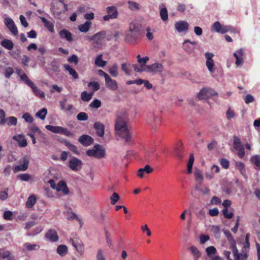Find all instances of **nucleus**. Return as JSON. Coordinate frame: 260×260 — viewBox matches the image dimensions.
<instances>
[{
	"mask_svg": "<svg viewBox=\"0 0 260 260\" xmlns=\"http://www.w3.org/2000/svg\"><path fill=\"white\" fill-rule=\"evenodd\" d=\"M72 241V245L77 251L78 253L80 256L83 255L84 253V246L83 243L79 240H73V239H71Z\"/></svg>",
	"mask_w": 260,
	"mask_h": 260,
	"instance_id": "2eb2a0df",
	"label": "nucleus"
},
{
	"mask_svg": "<svg viewBox=\"0 0 260 260\" xmlns=\"http://www.w3.org/2000/svg\"><path fill=\"white\" fill-rule=\"evenodd\" d=\"M45 238L51 242H56L58 239L59 237L56 231L54 229L49 230L45 234Z\"/></svg>",
	"mask_w": 260,
	"mask_h": 260,
	"instance_id": "f8f14e48",
	"label": "nucleus"
},
{
	"mask_svg": "<svg viewBox=\"0 0 260 260\" xmlns=\"http://www.w3.org/2000/svg\"><path fill=\"white\" fill-rule=\"evenodd\" d=\"M115 135L118 140H122L126 143H129L131 141V134L129 131H116Z\"/></svg>",
	"mask_w": 260,
	"mask_h": 260,
	"instance_id": "9d476101",
	"label": "nucleus"
},
{
	"mask_svg": "<svg viewBox=\"0 0 260 260\" xmlns=\"http://www.w3.org/2000/svg\"><path fill=\"white\" fill-rule=\"evenodd\" d=\"M89 106L93 108H99L101 106V102L100 100L95 99L90 104Z\"/></svg>",
	"mask_w": 260,
	"mask_h": 260,
	"instance_id": "0e129e2a",
	"label": "nucleus"
},
{
	"mask_svg": "<svg viewBox=\"0 0 260 260\" xmlns=\"http://www.w3.org/2000/svg\"><path fill=\"white\" fill-rule=\"evenodd\" d=\"M214 56L213 53L207 52L205 53V57L206 58V64L208 69V70L210 72H212L213 71V67L214 66V62L212 59V57Z\"/></svg>",
	"mask_w": 260,
	"mask_h": 260,
	"instance_id": "dca6fc26",
	"label": "nucleus"
},
{
	"mask_svg": "<svg viewBox=\"0 0 260 260\" xmlns=\"http://www.w3.org/2000/svg\"><path fill=\"white\" fill-rule=\"evenodd\" d=\"M174 155L179 159H181L183 157V154L182 152V148L180 145L178 147L176 148L174 151Z\"/></svg>",
	"mask_w": 260,
	"mask_h": 260,
	"instance_id": "c03bdc74",
	"label": "nucleus"
},
{
	"mask_svg": "<svg viewBox=\"0 0 260 260\" xmlns=\"http://www.w3.org/2000/svg\"><path fill=\"white\" fill-rule=\"evenodd\" d=\"M17 123V119L14 116H10L6 119L5 121V124L8 125H16Z\"/></svg>",
	"mask_w": 260,
	"mask_h": 260,
	"instance_id": "a19ab883",
	"label": "nucleus"
},
{
	"mask_svg": "<svg viewBox=\"0 0 260 260\" xmlns=\"http://www.w3.org/2000/svg\"><path fill=\"white\" fill-rule=\"evenodd\" d=\"M9 191V188H6L3 191H0V200L5 201L8 198V192Z\"/></svg>",
	"mask_w": 260,
	"mask_h": 260,
	"instance_id": "5fc2aeb1",
	"label": "nucleus"
},
{
	"mask_svg": "<svg viewBox=\"0 0 260 260\" xmlns=\"http://www.w3.org/2000/svg\"><path fill=\"white\" fill-rule=\"evenodd\" d=\"M43 229V228L42 226H39L35 228L34 230L31 232H28L27 234V236H34L37 235V234L41 233Z\"/></svg>",
	"mask_w": 260,
	"mask_h": 260,
	"instance_id": "3c124183",
	"label": "nucleus"
},
{
	"mask_svg": "<svg viewBox=\"0 0 260 260\" xmlns=\"http://www.w3.org/2000/svg\"><path fill=\"white\" fill-rule=\"evenodd\" d=\"M141 25L136 22H131L129 25L128 32L125 34V40L126 42L135 44L141 37Z\"/></svg>",
	"mask_w": 260,
	"mask_h": 260,
	"instance_id": "f257e3e1",
	"label": "nucleus"
},
{
	"mask_svg": "<svg viewBox=\"0 0 260 260\" xmlns=\"http://www.w3.org/2000/svg\"><path fill=\"white\" fill-rule=\"evenodd\" d=\"M235 167L237 169H238L241 174L245 178H247L246 169L245 168V165L244 163L241 161H236L235 162Z\"/></svg>",
	"mask_w": 260,
	"mask_h": 260,
	"instance_id": "393cba45",
	"label": "nucleus"
},
{
	"mask_svg": "<svg viewBox=\"0 0 260 260\" xmlns=\"http://www.w3.org/2000/svg\"><path fill=\"white\" fill-rule=\"evenodd\" d=\"M223 233L224 234L227 240L230 245L231 247L236 245V242L234 239L230 232L226 230H222Z\"/></svg>",
	"mask_w": 260,
	"mask_h": 260,
	"instance_id": "b1692460",
	"label": "nucleus"
},
{
	"mask_svg": "<svg viewBox=\"0 0 260 260\" xmlns=\"http://www.w3.org/2000/svg\"><path fill=\"white\" fill-rule=\"evenodd\" d=\"M59 36L61 39H66L67 41L71 42L73 40L72 35L66 29H62L59 33Z\"/></svg>",
	"mask_w": 260,
	"mask_h": 260,
	"instance_id": "cd10ccee",
	"label": "nucleus"
},
{
	"mask_svg": "<svg viewBox=\"0 0 260 260\" xmlns=\"http://www.w3.org/2000/svg\"><path fill=\"white\" fill-rule=\"evenodd\" d=\"M79 142L84 146H88L92 144L93 139L90 136L87 135L81 136L78 139Z\"/></svg>",
	"mask_w": 260,
	"mask_h": 260,
	"instance_id": "f3484780",
	"label": "nucleus"
},
{
	"mask_svg": "<svg viewBox=\"0 0 260 260\" xmlns=\"http://www.w3.org/2000/svg\"><path fill=\"white\" fill-rule=\"evenodd\" d=\"M29 160L28 158L25 156L23 158L22 164L20 165L15 166L13 168V171L14 173H17L19 171H25L28 167Z\"/></svg>",
	"mask_w": 260,
	"mask_h": 260,
	"instance_id": "4468645a",
	"label": "nucleus"
},
{
	"mask_svg": "<svg viewBox=\"0 0 260 260\" xmlns=\"http://www.w3.org/2000/svg\"><path fill=\"white\" fill-rule=\"evenodd\" d=\"M119 199V196L118 193L114 192L110 197L111 204L115 205Z\"/></svg>",
	"mask_w": 260,
	"mask_h": 260,
	"instance_id": "680f3d73",
	"label": "nucleus"
},
{
	"mask_svg": "<svg viewBox=\"0 0 260 260\" xmlns=\"http://www.w3.org/2000/svg\"><path fill=\"white\" fill-rule=\"evenodd\" d=\"M23 247L28 251H32L39 249L40 246L36 244H30L29 243H25L23 244Z\"/></svg>",
	"mask_w": 260,
	"mask_h": 260,
	"instance_id": "ea45409f",
	"label": "nucleus"
},
{
	"mask_svg": "<svg viewBox=\"0 0 260 260\" xmlns=\"http://www.w3.org/2000/svg\"><path fill=\"white\" fill-rule=\"evenodd\" d=\"M190 249L191 253L194 256V260H198V259L201 256V253L199 249L194 246H191Z\"/></svg>",
	"mask_w": 260,
	"mask_h": 260,
	"instance_id": "79ce46f5",
	"label": "nucleus"
},
{
	"mask_svg": "<svg viewBox=\"0 0 260 260\" xmlns=\"http://www.w3.org/2000/svg\"><path fill=\"white\" fill-rule=\"evenodd\" d=\"M102 56V54L98 55L95 59V64L96 66L103 68L106 65L107 62L103 60Z\"/></svg>",
	"mask_w": 260,
	"mask_h": 260,
	"instance_id": "4c0bfd02",
	"label": "nucleus"
},
{
	"mask_svg": "<svg viewBox=\"0 0 260 260\" xmlns=\"http://www.w3.org/2000/svg\"><path fill=\"white\" fill-rule=\"evenodd\" d=\"M212 30L221 34H225L230 30L229 26L222 25L219 22H215L212 26Z\"/></svg>",
	"mask_w": 260,
	"mask_h": 260,
	"instance_id": "1a4fd4ad",
	"label": "nucleus"
},
{
	"mask_svg": "<svg viewBox=\"0 0 260 260\" xmlns=\"http://www.w3.org/2000/svg\"><path fill=\"white\" fill-rule=\"evenodd\" d=\"M194 176L197 184L202 185L204 177L201 170L199 169H196L194 172Z\"/></svg>",
	"mask_w": 260,
	"mask_h": 260,
	"instance_id": "a878e982",
	"label": "nucleus"
},
{
	"mask_svg": "<svg viewBox=\"0 0 260 260\" xmlns=\"http://www.w3.org/2000/svg\"><path fill=\"white\" fill-rule=\"evenodd\" d=\"M251 163L254 165V168L257 171L260 170V155H253L250 159Z\"/></svg>",
	"mask_w": 260,
	"mask_h": 260,
	"instance_id": "bb28decb",
	"label": "nucleus"
},
{
	"mask_svg": "<svg viewBox=\"0 0 260 260\" xmlns=\"http://www.w3.org/2000/svg\"><path fill=\"white\" fill-rule=\"evenodd\" d=\"M68 61L70 63H74L76 65L78 63V58L76 55L73 54L68 58Z\"/></svg>",
	"mask_w": 260,
	"mask_h": 260,
	"instance_id": "774afa93",
	"label": "nucleus"
},
{
	"mask_svg": "<svg viewBox=\"0 0 260 260\" xmlns=\"http://www.w3.org/2000/svg\"><path fill=\"white\" fill-rule=\"evenodd\" d=\"M198 43L196 41H190L189 40H185L183 43V49L188 53H191L194 51Z\"/></svg>",
	"mask_w": 260,
	"mask_h": 260,
	"instance_id": "6e6552de",
	"label": "nucleus"
},
{
	"mask_svg": "<svg viewBox=\"0 0 260 260\" xmlns=\"http://www.w3.org/2000/svg\"><path fill=\"white\" fill-rule=\"evenodd\" d=\"M64 68L67 71L69 74L71 75L74 79H77L78 78V75L76 71L73 69L69 64H64L63 65Z\"/></svg>",
	"mask_w": 260,
	"mask_h": 260,
	"instance_id": "c85d7f7f",
	"label": "nucleus"
},
{
	"mask_svg": "<svg viewBox=\"0 0 260 260\" xmlns=\"http://www.w3.org/2000/svg\"><path fill=\"white\" fill-rule=\"evenodd\" d=\"M160 16L163 21H166L168 19V11L165 6L160 10Z\"/></svg>",
	"mask_w": 260,
	"mask_h": 260,
	"instance_id": "a18cd8bd",
	"label": "nucleus"
},
{
	"mask_svg": "<svg viewBox=\"0 0 260 260\" xmlns=\"http://www.w3.org/2000/svg\"><path fill=\"white\" fill-rule=\"evenodd\" d=\"M107 13L110 16L113 15L114 17H112L113 19H115L117 18L118 16V11L116 7L115 6H110L108 7L107 8Z\"/></svg>",
	"mask_w": 260,
	"mask_h": 260,
	"instance_id": "2f4dec72",
	"label": "nucleus"
},
{
	"mask_svg": "<svg viewBox=\"0 0 260 260\" xmlns=\"http://www.w3.org/2000/svg\"><path fill=\"white\" fill-rule=\"evenodd\" d=\"M20 79L29 87L33 85L34 82L30 80L25 73H23L20 77Z\"/></svg>",
	"mask_w": 260,
	"mask_h": 260,
	"instance_id": "8fccbe9b",
	"label": "nucleus"
},
{
	"mask_svg": "<svg viewBox=\"0 0 260 260\" xmlns=\"http://www.w3.org/2000/svg\"><path fill=\"white\" fill-rule=\"evenodd\" d=\"M88 87H91L93 91H97L100 89V84L98 82L92 81L90 82L88 84Z\"/></svg>",
	"mask_w": 260,
	"mask_h": 260,
	"instance_id": "13d9d810",
	"label": "nucleus"
},
{
	"mask_svg": "<svg viewBox=\"0 0 260 260\" xmlns=\"http://www.w3.org/2000/svg\"><path fill=\"white\" fill-rule=\"evenodd\" d=\"M207 255L210 256L211 255L215 254L216 253V249L214 246L208 247L206 249Z\"/></svg>",
	"mask_w": 260,
	"mask_h": 260,
	"instance_id": "e2e57ef3",
	"label": "nucleus"
},
{
	"mask_svg": "<svg viewBox=\"0 0 260 260\" xmlns=\"http://www.w3.org/2000/svg\"><path fill=\"white\" fill-rule=\"evenodd\" d=\"M202 185L197 184L196 185V189L198 191L202 192L203 194H207L209 193L210 190L208 187H207L206 186H204L203 188H201V186Z\"/></svg>",
	"mask_w": 260,
	"mask_h": 260,
	"instance_id": "de8ad7c7",
	"label": "nucleus"
},
{
	"mask_svg": "<svg viewBox=\"0 0 260 260\" xmlns=\"http://www.w3.org/2000/svg\"><path fill=\"white\" fill-rule=\"evenodd\" d=\"M4 23L13 35L16 36L18 34L17 28L11 18L9 17L6 18L4 20Z\"/></svg>",
	"mask_w": 260,
	"mask_h": 260,
	"instance_id": "9b49d317",
	"label": "nucleus"
},
{
	"mask_svg": "<svg viewBox=\"0 0 260 260\" xmlns=\"http://www.w3.org/2000/svg\"><path fill=\"white\" fill-rule=\"evenodd\" d=\"M37 202V199L35 195L30 196L26 202V207L28 208L32 207Z\"/></svg>",
	"mask_w": 260,
	"mask_h": 260,
	"instance_id": "473e14b6",
	"label": "nucleus"
},
{
	"mask_svg": "<svg viewBox=\"0 0 260 260\" xmlns=\"http://www.w3.org/2000/svg\"><path fill=\"white\" fill-rule=\"evenodd\" d=\"M194 158L193 153H190L187 163V173L191 174L192 173V168L193 164Z\"/></svg>",
	"mask_w": 260,
	"mask_h": 260,
	"instance_id": "58836bf2",
	"label": "nucleus"
},
{
	"mask_svg": "<svg viewBox=\"0 0 260 260\" xmlns=\"http://www.w3.org/2000/svg\"><path fill=\"white\" fill-rule=\"evenodd\" d=\"M128 119L124 115H118L115 120L114 130H129Z\"/></svg>",
	"mask_w": 260,
	"mask_h": 260,
	"instance_id": "20e7f679",
	"label": "nucleus"
},
{
	"mask_svg": "<svg viewBox=\"0 0 260 260\" xmlns=\"http://www.w3.org/2000/svg\"><path fill=\"white\" fill-rule=\"evenodd\" d=\"M106 35L107 34L105 31H101L91 37H88L87 39L92 41V44L94 48H100L102 45Z\"/></svg>",
	"mask_w": 260,
	"mask_h": 260,
	"instance_id": "f03ea898",
	"label": "nucleus"
},
{
	"mask_svg": "<svg viewBox=\"0 0 260 260\" xmlns=\"http://www.w3.org/2000/svg\"><path fill=\"white\" fill-rule=\"evenodd\" d=\"M51 70L58 74L60 72V66L58 60L54 59L52 60L50 64Z\"/></svg>",
	"mask_w": 260,
	"mask_h": 260,
	"instance_id": "7c9ffc66",
	"label": "nucleus"
},
{
	"mask_svg": "<svg viewBox=\"0 0 260 260\" xmlns=\"http://www.w3.org/2000/svg\"><path fill=\"white\" fill-rule=\"evenodd\" d=\"M30 87L31 88L33 93L38 96L41 98H44L45 96V93L40 90L33 83L32 85H31Z\"/></svg>",
	"mask_w": 260,
	"mask_h": 260,
	"instance_id": "c756f323",
	"label": "nucleus"
},
{
	"mask_svg": "<svg viewBox=\"0 0 260 260\" xmlns=\"http://www.w3.org/2000/svg\"><path fill=\"white\" fill-rule=\"evenodd\" d=\"M66 145L71 151H73L76 154H79V152L76 146L70 143L69 142H66Z\"/></svg>",
	"mask_w": 260,
	"mask_h": 260,
	"instance_id": "4d7b16f0",
	"label": "nucleus"
},
{
	"mask_svg": "<svg viewBox=\"0 0 260 260\" xmlns=\"http://www.w3.org/2000/svg\"><path fill=\"white\" fill-rule=\"evenodd\" d=\"M220 164L222 167L225 169H228L230 166V162L226 158H221L220 159Z\"/></svg>",
	"mask_w": 260,
	"mask_h": 260,
	"instance_id": "052dcab7",
	"label": "nucleus"
},
{
	"mask_svg": "<svg viewBox=\"0 0 260 260\" xmlns=\"http://www.w3.org/2000/svg\"><path fill=\"white\" fill-rule=\"evenodd\" d=\"M57 253L61 256H64L68 252V248L64 245H60L56 249Z\"/></svg>",
	"mask_w": 260,
	"mask_h": 260,
	"instance_id": "c9c22d12",
	"label": "nucleus"
},
{
	"mask_svg": "<svg viewBox=\"0 0 260 260\" xmlns=\"http://www.w3.org/2000/svg\"><path fill=\"white\" fill-rule=\"evenodd\" d=\"M128 8L132 11L138 10L140 9L139 5L135 2L128 1Z\"/></svg>",
	"mask_w": 260,
	"mask_h": 260,
	"instance_id": "6e6d98bb",
	"label": "nucleus"
},
{
	"mask_svg": "<svg viewBox=\"0 0 260 260\" xmlns=\"http://www.w3.org/2000/svg\"><path fill=\"white\" fill-rule=\"evenodd\" d=\"M175 27L179 32H186L189 28L188 23L185 21H179L175 24Z\"/></svg>",
	"mask_w": 260,
	"mask_h": 260,
	"instance_id": "ddd939ff",
	"label": "nucleus"
},
{
	"mask_svg": "<svg viewBox=\"0 0 260 260\" xmlns=\"http://www.w3.org/2000/svg\"><path fill=\"white\" fill-rule=\"evenodd\" d=\"M13 139L15 140L18 143L19 146L21 147H24L27 145V141L25 137L22 135L14 136Z\"/></svg>",
	"mask_w": 260,
	"mask_h": 260,
	"instance_id": "aec40b11",
	"label": "nucleus"
},
{
	"mask_svg": "<svg viewBox=\"0 0 260 260\" xmlns=\"http://www.w3.org/2000/svg\"><path fill=\"white\" fill-rule=\"evenodd\" d=\"M234 56L236 58V64L239 66L243 62V56L244 55L243 50L242 49L238 50L236 52L234 53Z\"/></svg>",
	"mask_w": 260,
	"mask_h": 260,
	"instance_id": "4be33fe9",
	"label": "nucleus"
},
{
	"mask_svg": "<svg viewBox=\"0 0 260 260\" xmlns=\"http://www.w3.org/2000/svg\"><path fill=\"white\" fill-rule=\"evenodd\" d=\"M235 260H240V254L239 253L236 245L231 247Z\"/></svg>",
	"mask_w": 260,
	"mask_h": 260,
	"instance_id": "603ef678",
	"label": "nucleus"
},
{
	"mask_svg": "<svg viewBox=\"0 0 260 260\" xmlns=\"http://www.w3.org/2000/svg\"><path fill=\"white\" fill-rule=\"evenodd\" d=\"M40 18L42 22L44 23L45 27L50 32L53 33L54 32V24L52 22L47 20L45 17H40Z\"/></svg>",
	"mask_w": 260,
	"mask_h": 260,
	"instance_id": "5701e85b",
	"label": "nucleus"
},
{
	"mask_svg": "<svg viewBox=\"0 0 260 260\" xmlns=\"http://www.w3.org/2000/svg\"><path fill=\"white\" fill-rule=\"evenodd\" d=\"M107 211H101L100 215V222L104 224L107 220H109V218L107 216Z\"/></svg>",
	"mask_w": 260,
	"mask_h": 260,
	"instance_id": "49530a36",
	"label": "nucleus"
},
{
	"mask_svg": "<svg viewBox=\"0 0 260 260\" xmlns=\"http://www.w3.org/2000/svg\"><path fill=\"white\" fill-rule=\"evenodd\" d=\"M105 83L107 87L111 90H116L118 88L116 81L112 79L110 76L105 80Z\"/></svg>",
	"mask_w": 260,
	"mask_h": 260,
	"instance_id": "412c9836",
	"label": "nucleus"
},
{
	"mask_svg": "<svg viewBox=\"0 0 260 260\" xmlns=\"http://www.w3.org/2000/svg\"><path fill=\"white\" fill-rule=\"evenodd\" d=\"M217 95V93L214 89L210 88H203L200 90L197 96L198 99L201 100H207Z\"/></svg>",
	"mask_w": 260,
	"mask_h": 260,
	"instance_id": "39448f33",
	"label": "nucleus"
},
{
	"mask_svg": "<svg viewBox=\"0 0 260 260\" xmlns=\"http://www.w3.org/2000/svg\"><path fill=\"white\" fill-rule=\"evenodd\" d=\"M82 165V162L79 159L76 157H73L69 161V167L73 171L78 170V168L81 167Z\"/></svg>",
	"mask_w": 260,
	"mask_h": 260,
	"instance_id": "a211bd4d",
	"label": "nucleus"
},
{
	"mask_svg": "<svg viewBox=\"0 0 260 260\" xmlns=\"http://www.w3.org/2000/svg\"><path fill=\"white\" fill-rule=\"evenodd\" d=\"M47 113V111L46 108H43L37 112L36 116L37 117L40 118V119L44 120Z\"/></svg>",
	"mask_w": 260,
	"mask_h": 260,
	"instance_id": "09e8293b",
	"label": "nucleus"
},
{
	"mask_svg": "<svg viewBox=\"0 0 260 260\" xmlns=\"http://www.w3.org/2000/svg\"><path fill=\"white\" fill-rule=\"evenodd\" d=\"M93 95V91L88 93L86 91H83L81 94V99L84 102H88L91 99Z\"/></svg>",
	"mask_w": 260,
	"mask_h": 260,
	"instance_id": "72a5a7b5",
	"label": "nucleus"
},
{
	"mask_svg": "<svg viewBox=\"0 0 260 260\" xmlns=\"http://www.w3.org/2000/svg\"><path fill=\"white\" fill-rule=\"evenodd\" d=\"M164 67L160 63L156 62L150 65H147L145 67V72L157 73L161 72L163 70Z\"/></svg>",
	"mask_w": 260,
	"mask_h": 260,
	"instance_id": "0eeeda50",
	"label": "nucleus"
},
{
	"mask_svg": "<svg viewBox=\"0 0 260 260\" xmlns=\"http://www.w3.org/2000/svg\"><path fill=\"white\" fill-rule=\"evenodd\" d=\"M118 66L116 63L113 64L109 69V73L113 76L116 77L118 75Z\"/></svg>",
	"mask_w": 260,
	"mask_h": 260,
	"instance_id": "37998d69",
	"label": "nucleus"
},
{
	"mask_svg": "<svg viewBox=\"0 0 260 260\" xmlns=\"http://www.w3.org/2000/svg\"><path fill=\"white\" fill-rule=\"evenodd\" d=\"M13 212L9 210H7L4 213V218L5 219L11 220H12Z\"/></svg>",
	"mask_w": 260,
	"mask_h": 260,
	"instance_id": "338daca9",
	"label": "nucleus"
},
{
	"mask_svg": "<svg viewBox=\"0 0 260 260\" xmlns=\"http://www.w3.org/2000/svg\"><path fill=\"white\" fill-rule=\"evenodd\" d=\"M91 24V22L88 21H86L84 24L79 25L78 29L81 32H86L89 30Z\"/></svg>",
	"mask_w": 260,
	"mask_h": 260,
	"instance_id": "e433bc0d",
	"label": "nucleus"
},
{
	"mask_svg": "<svg viewBox=\"0 0 260 260\" xmlns=\"http://www.w3.org/2000/svg\"><path fill=\"white\" fill-rule=\"evenodd\" d=\"M96 260H106L104 250L100 248L98 250L96 255Z\"/></svg>",
	"mask_w": 260,
	"mask_h": 260,
	"instance_id": "864d4df0",
	"label": "nucleus"
},
{
	"mask_svg": "<svg viewBox=\"0 0 260 260\" xmlns=\"http://www.w3.org/2000/svg\"><path fill=\"white\" fill-rule=\"evenodd\" d=\"M56 190L58 192H62L64 195H67L69 193V189L64 181H60L58 183Z\"/></svg>",
	"mask_w": 260,
	"mask_h": 260,
	"instance_id": "6ab92c4d",
	"label": "nucleus"
},
{
	"mask_svg": "<svg viewBox=\"0 0 260 260\" xmlns=\"http://www.w3.org/2000/svg\"><path fill=\"white\" fill-rule=\"evenodd\" d=\"M222 213L224 217L227 219H231L233 216V213L232 212H229L228 209L226 208H224L222 210Z\"/></svg>",
	"mask_w": 260,
	"mask_h": 260,
	"instance_id": "69168bd1",
	"label": "nucleus"
},
{
	"mask_svg": "<svg viewBox=\"0 0 260 260\" xmlns=\"http://www.w3.org/2000/svg\"><path fill=\"white\" fill-rule=\"evenodd\" d=\"M1 45L8 50H11L14 47L13 42L8 39H4L1 42Z\"/></svg>",
	"mask_w": 260,
	"mask_h": 260,
	"instance_id": "f704fd0d",
	"label": "nucleus"
},
{
	"mask_svg": "<svg viewBox=\"0 0 260 260\" xmlns=\"http://www.w3.org/2000/svg\"><path fill=\"white\" fill-rule=\"evenodd\" d=\"M105 149L99 144L95 145L93 149H89L86 151V154L88 156L94 157L98 159L103 158L105 156Z\"/></svg>",
	"mask_w": 260,
	"mask_h": 260,
	"instance_id": "7ed1b4c3",
	"label": "nucleus"
},
{
	"mask_svg": "<svg viewBox=\"0 0 260 260\" xmlns=\"http://www.w3.org/2000/svg\"><path fill=\"white\" fill-rule=\"evenodd\" d=\"M233 147L234 149L238 151L237 155L240 158H242L245 155L244 147L242 145L240 139L236 136L234 137Z\"/></svg>",
	"mask_w": 260,
	"mask_h": 260,
	"instance_id": "423d86ee",
	"label": "nucleus"
},
{
	"mask_svg": "<svg viewBox=\"0 0 260 260\" xmlns=\"http://www.w3.org/2000/svg\"><path fill=\"white\" fill-rule=\"evenodd\" d=\"M77 118L79 121H85L88 118L87 113L85 112H80L77 116Z\"/></svg>",
	"mask_w": 260,
	"mask_h": 260,
	"instance_id": "bf43d9fd",
	"label": "nucleus"
}]
</instances>
